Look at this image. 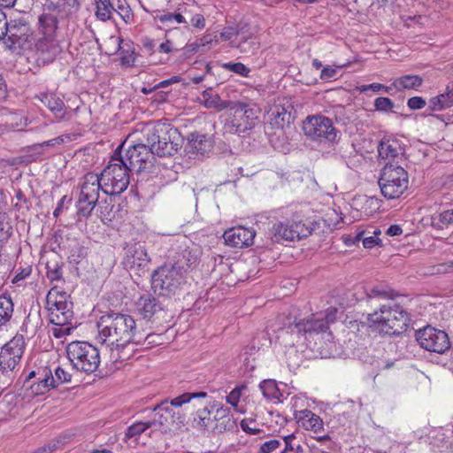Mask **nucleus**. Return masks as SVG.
Masks as SVG:
<instances>
[{"label":"nucleus","instance_id":"23","mask_svg":"<svg viewBox=\"0 0 453 453\" xmlns=\"http://www.w3.org/2000/svg\"><path fill=\"white\" fill-rule=\"evenodd\" d=\"M35 50L38 58L44 63L51 62L60 52V48L55 37L42 36L36 44Z\"/></svg>","mask_w":453,"mask_h":453},{"label":"nucleus","instance_id":"27","mask_svg":"<svg viewBox=\"0 0 453 453\" xmlns=\"http://www.w3.org/2000/svg\"><path fill=\"white\" fill-rule=\"evenodd\" d=\"M289 318H297L296 311L293 309L288 313H281L277 318V323L279 324L278 331V338H284L286 334H290L291 340H289L287 343L289 345H294L296 342H297L296 332L294 326H290L288 324Z\"/></svg>","mask_w":453,"mask_h":453},{"label":"nucleus","instance_id":"45","mask_svg":"<svg viewBox=\"0 0 453 453\" xmlns=\"http://www.w3.org/2000/svg\"><path fill=\"white\" fill-rule=\"evenodd\" d=\"M155 426V421H147V422H135L130 426L127 427L124 441H127L130 439L137 440L139 436L144 433L147 429Z\"/></svg>","mask_w":453,"mask_h":453},{"label":"nucleus","instance_id":"58","mask_svg":"<svg viewBox=\"0 0 453 453\" xmlns=\"http://www.w3.org/2000/svg\"><path fill=\"white\" fill-rule=\"evenodd\" d=\"M426 102L421 96H413L408 99L407 106L411 110H419L426 106Z\"/></svg>","mask_w":453,"mask_h":453},{"label":"nucleus","instance_id":"36","mask_svg":"<svg viewBox=\"0 0 453 453\" xmlns=\"http://www.w3.org/2000/svg\"><path fill=\"white\" fill-rule=\"evenodd\" d=\"M140 340L134 342V348L137 349H149L156 345L161 344L162 337L160 334L147 333L144 329L138 326Z\"/></svg>","mask_w":453,"mask_h":453},{"label":"nucleus","instance_id":"48","mask_svg":"<svg viewBox=\"0 0 453 453\" xmlns=\"http://www.w3.org/2000/svg\"><path fill=\"white\" fill-rule=\"evenodd\" d=\"M280 453H303L301 440L295 434H288V438Z\"/></svg>","mask_w":453,"mask_h":453},{"label":"nucleus","instance_id":"28","mask_svg":"<svg viewBox=\"0 0 453 453\" xmlns=\"http://www.w3.org/2000/svg\"><path fill=\"white\" fill-rule=\"evenodd\" d=\"M33 395H43L50 389L55 388V379L52 372L47 367L42 370V374L37 378L36 382H33L29 386Z\"/></svg>","mask_w":453,"mask_h":453},{"label":"nucleus","instance_id":"1","mask_svg":"<svg viewBox=\"0 0 453 453\" xmlns=\"http://www.w3.org/2000/svg\"><path fill=\"white\" fill-rule=\"evenodd\" d=\"M97 341L110 348L111 358L123 362L137 350L134 342L141 339L136 321L127 314L107 312L97 321Z\"/></svg>","mask_w":453,"mask_h":453},{"label":"nucleus","instance_id":"55","mask_svg":"<svg viewBox=\"0 0 453 453\" xmlns=\"http://www.w3.org/2000/svg\"><path fill=\"white\" fill-rule=\"evenodd\" d=\"M374 107L380 111H389L394 107V102L388 97H378L374 101Z\"/></svg>","mask_w":453,"mask_h":453},{"label":"nucleus","instance_id":"25","mask_svg":"<svg viewBox=\"0 0 453 453\" xmlns=\"http://www.w3.org/2000/svg\"><path fill=\"white\" fill-rule=\"evenodd\" d=\"M212 148L211 138L203 134L192 133L188 137L185 150L189 154L203 156Z\"/></svg>","mask_w":453,"mask_h":453},{"label":"nucleus","instance_id":"4","mask_svg":"<svg viewBox=\"0 0 453 453\" xmlns=\"http://www.w3.org/2000/svg\"><path fill=\"white\" fill-rule=\"evenodd\" d=\"M188 284V269L181 261L165 264L151 274V286L155 293L163 296L178 294Z\"/></svg>","mask_w":453,"mask_h":453},{"label":"nucleus","instance_id":"17","mask_svg":"<svg viewBox=\"0 0 453 453\" xmlns=\"http://www.w3.org/2000/svg\"><path fill=\"white\" fill-rule=\"evenodd\" d=\"M207 396L205 392L199 393H184L177 397H174L170 401V405L168 404V401H165L160 404L157 405L154 408V411H156V415H159L158 419H154L155 425L157 423L161 426L166 424L168 422L167 417H165L164 414H171L173 411L172 407H180L184 403H189L192 399L195 398H204Z\"/></svg>","mask_w":453,"mask_h":453},{"label":"nucleus","instance_id":"59","mask_svg":"<svg viewBox=\"0 0 453 453\" xmlns=\"http://www.w3.org/2000/svg\"><path fill=\"white\" fill-rule=\"evenodd\" d=\"M31 272L30 266L19 269L12 279V283H19L20 280L27 279L31 274Z\"/></svg>","mask_w":453,"mask_h":453},{"label":"nucleus","instance_id":"9","mask_svg":"<svg viewBox=\"0 0 453 453\" xmlns=\"http://www.w3.org/2000/svg\"><path fill=\"white\" fill-rule=\"evenodd\" d=\"M409 177L403 167L387 163L380 173L379 186L387 199L400 197L408 188Z\"/></svg>","mask_w":453,"mask_h":453},{"label":"nucleus","instance_id":"42","mask_svg":"<svg viewBox=\"0 0 453 453\" xmlns=\"http://www.w3.org/2000/svg\"><path fill=\"white\" fill-rule=\"evenodd\" d=\"M260 42L257 38L251 34H246L242 32L238 42L235 43V47L243 53H253L259 48Z\"/></svg>","mask_w":453,"mask_h":453},{"label":"nucleus","instance_id":"32","mask_svg":"<svg viewBox=\"0 0 453 453\" xmlns=\"http://www.w3.org/2000/svg\"><path fill=\"white\" fill-rule=\"evenodd\" d=\"M216 404L212 405L211 409L204 407L196 411L193 419V426L197 429H208L213 431V411H215Z\"/></svg>","mask_w":453,"mask_h":453},{"label":"nucleus","instance_id":"6","mask_svg":"<svg viewBox=\"0 0 453 453\" xmlns=\"http://www.w3.org/2000/svg\"><path fill=\"white\" fill-rule=\"evenodd\" d=\"M25 349V340L21 334L15 335L2 348L0 352V382L12 384L19 370V364Z\"/></svg>","mask_w":453,"mask_h":453},{"label":"nucleus","instance_id":"39","mask_svg":"<svg viewBox=\"0 0 453 453\" xmlns=\"http://www.w3.org/2000/svg\"><path fill=\"white\" fill-rule=\"evenodd\" d=\"M453 105V84L448 86L446 92L434 96L429 101V108L433 111H441Z\"/></svg>","mask_w":453,"mask_h":453},{"label":"nucleus","instance_id":"41","mask_svg":"<svg viewBox=\"0 0 453 453\" xmlns=\"http://www.w3.org/2000/svg\"><path fill=\"white\" fill-rule=\"evenodd\" d=\"M366 297L368 300L377 299L380 303H384L388 299H396L399 296L389 288L374 286L366 289Z\"/></svg>","mask_w":453,"mask_h":453},{"label":"nucleus","instance_id":"50","mask_svg":"<svg viewBox=\"0 0 453 453\" xmlns=\"http://www.w3.org/2000/svg\"><path fill=\"white\" fill-rule=\"evenodd\" d=\"M242 32L236 27H227L222 29L220 33V38L223 41H230L231 45L235 47L236 42L241 37Z\"/></svg>","mask_w":453,"mask_h":453},{"label":"nucleus","instance_id":"15","mask_svg":"<svg viewBox=\"0 0 453 453\" xmlns=\"http://www.w3.org/2000/svg\"><path fill=\"white\" fill-rule=\"evenodd\" d=\"M152 158L153 154L145 139L142 142L128 146L123 156V161L131 172L142 171L146 167L147 162H150Z\"/></svg>","mask_w":453,"mask_h":453},{"label":"nucleus","instance_id":"33","mask_svg":"<svg viewBox=\"0 0 453 453\" xmlns=\"http://www.w3.org/2000/svg\"><path fill=\"white\" fill-rule=\"evenodd\" d=\"M58 27V20L54 13H42L39 17V30L42 36L55 37Z\"/></svg>","mask_w":453,"mask_h":453},{"label":"nucleus","instance_id":"56","mask_svg":"<svg viewBox=\"0 0 453 453\" xmlns=\"http://www.w3.org/2000/svg\"><path fill=\"white\" fill-rule=\"evenodd\" d=\"M72 141V134H65L38 144L41 147H55Z\"/></svg>","mask_w":453,"mask_h":453},{"label":"nucleus","instance_id":"57","mask_svg":"<svg viewBox=\"0 0 453 453\" xmlns=\"http://www.w3.org/2000/svg\"><path fill=\"white\" fill-rule=\"evenodd\" d=\"M53 377L55 379V387H57L58 384L71 381L72 375L58 366L55 369V376Z\"/></svg>","mask_w":453,"mask_h":453},{"label":"nucleus","instance_id":"43","mask_svg":"<svg viewBox=\"0 0 453 453\" xmlns=\"http://www.w3.org/2000/svg\"><path fill=\"white\" fill-rule=\"evenodd\" d=\"M288 438V434L284 436H278L276 438L265 441V442L260 444L259 453H280Z\"/></svg>","mask_w":453,"mask_h":453},{"label":"nucleus","instance_id":"16","mask_svg":"<svg viewBox=\"0 0 453 453\" xmlns=\"http://www.w3.org/2000/svg\"><path fill=\"white\" fill-rule=\"evenodd\" d=\"M288 324L296 328L297 338L314 334L318 336L321 334V339L330 343L333 339L331 332L328 331V326H326V322L324 319L312 317L306 320H298L297 318H289Z\"/></svg>","mask_w":453,"mask_h":453},{"label":"nucleus","instance_id":"22","mask_svg":"<svg viewBox=\"0 0 453 453\" xmlns=\"http://www.w3.org/2000/svg\"><path fill=\"white\" fill-rule=\"evenodd\" d=\"M294 418L303 429L313 433L321 432L324 429L322 418L308 409L295 410Z\"/></svg>","mask_w":453,"mask_h":453},{"label":"nucleus","instance_id":"7","mask_svg":"<svg viewBox=\"0 0 453 453\" xmlns=\"http://www.w3.org/2000/svg\"><path fill=\"white\" fill-rule=\"evenodd\" d=\"M66 354L73 368L77 372L91 374L100 365L99 350L88 342L74 341L68 343Z\"/></svg>","mask_w":453,"mask_h":453},{"label":"nucleus","instance_id":"8","mask_svg":"<svg viewBox=\"0 0 453 453\" xmlns=\"http://www.w3.org/2000/svg\"><path fill=\"white\" fill-rule=\"evenodd\" d=\"M228 108L233 112L224 121V133L240 135L251 130L257 125L258 112L247 104L242 102L232 103Z\"/></svg>","mask_w":453,"mask_h":453},{"label":"nucleus","instance_id":"21","mask_svg":"<svg viewBox=\"0 0 453 453\" xmlns=\"http://www.w3.org/2000/svg\"><path fill=\"white\" fill-rule=\"evenodd\" d=\"M301 223L277 222L272 229V241L280 242L281 241H294L300 239V234L303 231Z\"/></svg>","mask_w":453,"mask_h":453},{"label":"nucleus","instance_id":"10","mask_svg":"<svg viewBox=\"0 0 453 453\" xmlns=\"http://www.w3.org/2000/svg\"><path fill=\"white\" fill-rule=\"evenodd\" d=\"M80 188V196L76 204L78 213L83 217H88L98 202L100 190H103L99 175L93 173H87L83 177Z\"/></svg>","mask_w":453,"mask_h":453},{"label":"nucleus","instance_id":"26","mask_svg":"<svg viewBox=\"0 0 453 453\" xmlns=\"http://www.w3.org/2000/svg\"><path fill=\"white\" fill-rule=\"evenodd\" d=\"M57 118L59 119L65 116V104L55 93L45 91L35 96Z\"/></svg>","mask_w":453,"mask_h":453},{"label":"nucleus","instance_id":"12","mask_svg":"<svg viewBox=\"0 0 453 453\" xmlns=\"http://www.w3.org/2000/svg\"><path fill=\"white\" fill-rule=\"evenodd\" d=\"M303 131L314 141L334 142L337 139V131L332 119L323 115L307 117L303 123Z\"/></svg>","mask_w":453,"mask_h":453},{"label":"nucleus","instance_id":"53","mask_svg":"<svg viewBox=\"0 0 453 453\" xmlns=\"http://www.w3.org/2000/svg\"><path fill=\"white\" fill-rule=\"evenodd\" d=\"M193 8L194 6H189L188 25L202 29L205 27V19L200 13H194Z\"/></svg>","mask_w":453,"mask_h":453},{"label":"nucleus","instance_id":"3","mask_svg":"<svg viewBox=\"0 0 453 453\" xmlns=\"http://www.w3.org/2000/svg\"><path fill=\"white\" fill-rule=\"evenodd\" d=\"M142 134L153 155L172 156L180 148V134L168 123L147 124Z\"/></svg>","mask_w":453,"mask_h":453},{"label":"nucleus","instance_id":"18","mask_svg":"<svg viewBox=\"0 0 453 453\" xmlns=\"http://www.w3.org/2000/svg\"><path fill=\"white\" fill-rule=\"evenodd\" d=\"M292 111L293 107L288 102H287V104H275L268 111L270 125L281 132L286 127L289 128L294 119Z\"/></svg>","mask_w":453,"mask_h":453},{"label":"nucleus","instance_id":"24","mask_svg":"<svg viewBox=\"0 0 453 453\" xmlns=\"http://www.w3.org/2000/svg\"><path fill=\"white\" fill-rule=\"evenodd\" d=\"M213 432L224 433L232 430L235 426V421L231 415L230 410L223 405H216L213 411Z\"/></svg>","mask_w":453,"mask_h":453},{"label":"nucleus","instance_id":"11","mask_svg":"<svg viewBox=\"0 0 453 453\" xmlns=\"http://www.w3.org/2000/svg\"><path fill=\"white\" fill-rule=\"evenodd\" d=\"M46 306L49 311V320L55 326L71 324L73 317L72 303L67 301L65 293L51 289L46 296Z\"/></svg>","mask_w":453,"mask_h":453},{"label":"nucleus","instance_id":"62","mask_svg":"<svg viewBox=\"0 0 453 453\" xmlns=\"http://www.w3.org/2000/svg\"><path fill=\"white\" fill-rule=\"evenodd\" d=\"M72 330V327L70 326V324L66 326H57L53 329V335L57 338H61L66 334H69Z\"/></svg>","mask_w":453,"mask_h":453},{"label":"nucleus","instance_id":"61","mask_svg":"<svg viewBox=\"0 0 453 453\" xmlns=\"http://www.w3.org/2000/svg\"><path fill=\"white\" fill-rule=\"evenodd\" d=\"M58 441H50L47 445L38 448L33 453H52L58 449Z\"/></svg>","mask_w":453,"mask_h":453},{"label":"nucleus","instance_id":"2","mask_svg":"<svg viewBox=\"0 0 453 453\" xmlns=\"http://www.w3.org/2000/svg\"><path fill=\"white\" fill-rule=\"evenodd\" d=\"M410 314L398 298L379 303V307L367 315L369 327L389 335H399L407 331Z\"/></svg>","mask_w":453,"mask_h":453},{"label":"nucleus","instance_id":"38","mask_svg":"<svg viewBox=\"0 0 453 453\" xmlns=\"http://www.w3.org/2000/svg\"><path fill=\"white\" fill-rule=\"evenodd\" d=\"M423 83V79L419 75H403L392 81V86L398 91L404 89H412L420 87Z\"/></svg>","mask_w":453,"mask_h":453},{"label":"nucleus","instance_id":"13","mask_svg":"<svg viewBox=\"0 0 453 453\" xmlns=\"http://www.w3.org/2000/svg\"><path fill=\"white\" fill-rule=\"evenodd\" d=\"M416 339L421 348L438 354H444L451 345L446 332L430 326L418 330Z\"/></svg>","mask_w":453,"mask_h":453},{"label":"nucleus","instance_id":"40","mask_svg":"<svg viewBox=\"0 0 453 453\" xmlns=\"http://www.w3.org/2000/svg\"><path fill=\"white\" fill-rule=\"evenodd\" d=\"M380 234L381 231L380 229H374L372 232L369 230L359 231L355 235V241H362L363 246L365 249H372L375 246H381L382 242L379 238Z\"/></svg>","mask_w":453,"mask_h":453},{"label":"nucleus","instance_id":"19","mask_svg":"<svg viewBox=\"0 0 453 453\" xmlns=\"http://www.w3.org/2000/svg\"><path fill=\"white\" fill-rule=\"evenodd\" d=\"M256 233L252 228L235 226L227 229L223 234L226 245L234 248H243L253 243Z\"/></svg>","mask_w":453,"mask_h":453},{"label":"nucleus","instance_id":"64","mask_svg":"<svg viewBox=\"0 0 453 453\" xmlns=\"http://www.w3.org/2000/svg\"><path fill=\"white\" fill-rule=\"evenodd\" d=\"M174 50L173 43L170 40L159 43L157 47V51L159 53L169 54Z\"/></svg>","mask_w":453,"mask_h":453},{"label":"nucleus","instance_id":"51","mask_svg":"<svg viewBox=\"0 0 453 453\" xmlns=\"http://www.w3.org/2000/svg\"><path fill=\"white\" fill-rule=\"evenodd\" d=\"M223 68L229 72H233L236 74H239L242 77L248 78L250 77V69L247 67L244 64L241 62H228L223 64Z\"/></svg>","mask_w":453,"mask_h":453},{"label":"nucleus","instance_id":"37","mask_svg":"<svg viewBox=\"0 0 453 453\" xmlns=\"http://www.w3.org/2000/svg\"><path fill=\"white\" fill-rule=\"evenodd\" d=\"M96 17L101 21L113 19L115 13V0H95Z\"/></svg>","mask_w":453,"mask_h":453},{"label":"nucleus","instance_id":"47","mask_svg":"<svg viewBox=\"0 0 453 453\" xmlns=\"http://www.w3.org/2000/svg\"><path fill=\"white\" fill-rule=\"evenodd\" d=\"M13 313V303L10 296H0V326L5 325Z\"/></svg>","mask_w":453,"mask_h":453},{"label":"nucleus","instance_id":"46","mask_svg":"<svg viewBox=\"0 0 453 453\" xmlns=\"http://www.w3.org/2000/svg\"><path fill=\"white\" fill-rule=\"evenodd\" d=\"M247 390L246 385L235 387L226 396V402L230 404L234 410L239 413H244V409L239 405L242 393Z\"/></svg>","mask_w":453,"mask_h":453},{"label":"nucleus","instance_id":"31","mask_svg":"<svg viewBox=\"0 0 453 453\" xmlns=\"http://www.w3.org/2000/svg\"><path fill=\"white\" fill-rule=\"evenodd\" d=\"M138 312L143 319H150L157 311H161V306L157 300L151 296H141L136 303Z\"/></svg>","mask_w":453,"mask_h":453},{"label":"nucleus","instance_id":"49","mask_svg":"<svg viewBox=\"0 0 453 453\" xmlns=\"http://www.w3.org/2000/svg\"><path fill=\"white\" fill-rule=\"evenodd\" d=\"M115 13H117L126 23L132 19V12L126 0H116Z\"/></svg>","mask_w":453,"mask_h":453},{"label":"nucleus","instance_id":"54","mask_svg":"<svg viewBox=\"0 0 453 453\" xmlns=\"http://www.w3.org/2000/svg\"><path fill=\"white\" fill-rule=\"evenodd\" d=\"M179 261H181L185 266V268L188 269V271L197 264L198 262V256L196 252H192L190 250H184L182 255V259H180Z\"/></svg>","mask_w":453,"mask_h":453},{"label":"nucleus","instance_id":"52","mask_svg":"<svg viewBox=\"0 0 453 453\" xmlns=\"http://www.w3.org/2000/svg\"><path fill=\"white\" fill-rule=\"evenodd\" d=\"M242 429L250 434H257L260 433V425L253 418H244L241 421Z\"/></svg>","mask_w":453,"mask_h":453},{"label":"nucleus","instance_id":"44","mask_svg":"<svg viewBox=\"0 0 453 453\" xmlns=\"http://www.w3.org/2000/svg\"><path fill=\"white\" fill-rule=\"evenodd\" d=\"M259 388L265 398L268 400H278L281 396V393L278 388L277 383L273 380H265L259 384Z\"/></svg>","mask_w":453,"mask_h":453},{"label":"nucleus","instance_id":"60","mask_svg":"<svg viewBox=\"0 0 453 453\" xmlns=\"http://www.w3.org/2000/svg\"><path fill=\"white\" fill-rule=\"evenodd\" d=\"M337 74V70L332 66H326L321 70L320 78L324 81L334 79Z\"/></svg>","mask_w":453,"mask_h":453},{"label":"nucleus","instance_id":"35","mask_svg":"<svg viewBox=\"0 0 453 453\" xmlns=\"http://www.w3.org/2000/svg\"><path fill=\"white\" fill-rule=\"evenodd\" d=\"M6 28L7 31L5 33V37L7 36V40L10 42L9 47H12L15 44H19L27 32V27L25 24H17L16 21H7Z\"/></svg>","mask_w":453,"mask_h":453},{"label":"nucleus","instance_id":"34","mask_svg":"<svg viewBox=\"0 0 453 453\" xmlns=\"http://www.w3.org/2000/svg\"><path fill=\"white\" fill-rule=\"evenodd\" d=\"M110 42L116 46L115 51H119L121 64L127 66L134 65L135 62V55L134 50L131 49V46L126 44L127 46V49L121 46L123 39L119 36H111L110 38Z\"/></svg>","mask_w":453,"mask_h":453},{"label":"nucleus","instance_id":"29","mask_svg":"<svg viewBox=\"0 0 453 453\" xmlns=\"http://www.w3.org/2000/svg\"><path fill=\"white\" fill-rule=\"evenodd\" d=\"M380 158L394 160L403 155V149L397 140L385 139L378 146Z\"/></svg>","mask_w":453,"mask_h":453},{"label":"nucleus","instance_id":"30","mask_svg":"<svg viewBox=\"0 0 453 453\" xmlns=\"http://www.w3.org/2000/svg\"><path fill=\"white\" fill-rule=\"evenodd\" d=\"M199 100L206 108L214 109L218 111H223L232 104V102L224 101L218 94L213 93L211 88L203 90Z\"/></svg>","mask_w":453,"mask_h":453},{"label":"nucleus","instance_id":"63","mask_svg":"<svg viewBox=\"0 0 453 453\" xmlns=\"http://www.w3.org/2000/svg\"><path fill=\"white\" fill-rule=\"evenodd\" d=\"M142 45L150 54H153L157 51V43L154 39L148 37L144 38L142 40Z\"/></svg>","mask_w":453,"mask_h":453},{"label":"nucleus","instance_id":"20","mask_svg":"<svg viewBox=\"0 0 453 453\" xmlns=\"http://www.w3.org/2000/svg\"><path fill=\"white\" fill-rule=\"evenodd\" d=\"M188 16L189 5L184 4L178 6L173 12H164L157 14L156 20L169 28H176L175 25H183L184 27H188Z\"/></svg>","mask_w":453,"mask_h":453},{"label":"nucleus","instance_id":"5","mask_svg":"<svg viewBox=\"0 0 453 453\" xmlns=\"http://www.w3.org/2000/svg\"><path fill=\"white\" fill-rule=\"evenodd\" d=\"M125 142L120 144L114 151L108 165L99 175L103 192L106 195H119L129 185V172H131L123 161L122 151Z\"/></svg>","mask_w":453,"mask_h":453},{"label":"nucleus","instance_id":"14","mask_svg":"<svg viewBox=\"0 0 453 453\" xmlns=\"http://www.w3.org/2000/svg\"><path fill=\"white\" fill-rule=\"evenodd\" d=\"M123 265L127 270L139 275L147 272L149 270L150 257L144 246L138 242L127 244Z\"/></svg>","mask_w":453,"mask_h":453}]
</instances>
